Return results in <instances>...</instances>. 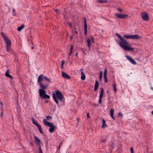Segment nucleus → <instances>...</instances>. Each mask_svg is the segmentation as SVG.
<instances>
[{
    "label": "nucleus",
    "instance_id": "a18cd8bd",
    "mask_svg": "<svg viewBox=\"0 0 153 153\" xmlns=\"http://www.w3.org/2000/svg\"><path fill=\"white\" fill-rule=\"evenodd\" d=\"M65 63V61L64 60H62L61 61V65H64Z\"/></svg>",
    "mask_w": 153,
    "mask_h": 153
},
{
    "label": "nucleus",
    "instance_id": "338daca9",
    "mask_svg": "<svg viewBox=\"0 0 153 153\" xmlns=\"http://www.w3.org/2000/svg\"><path fill=\"white\" fill-rule=\"evenodd\" d=\"M104 79H107V76H105V77H104Z\"/></svg>",
    "mask_w": 153,
    "mask_h": 153
},
{
    "label": "nucleus",
    "instance_id": "58836bf2",
    "mask_svg": "<svg viewBox=\"0 0 153 153\" xmlns=\"http://www.w3.org/2000/svg\"><path fill=\"white\" fill-rule=\"evenodd\" d=\"M117 9L120 13L122 12L123 10L121 9L120 8H117Z\"/></svg>",
    "mask_w": 153,
    "mask_h": 153
},
{
    "label": "nucleus",
    "instance_id": "20e7f679",
    "mask_svg": "<svg viewBox=\"0 0 153 153\" xmlns=\"http://www.w3.org/2000/svg\"><path fill=\"white\" fill-rule=\"evenodd\" d=\"M124 37L127 39H139L141 38V36L137 34L133 35H124Z\"/></svg>",
    "mask_w": 153,
    "mask_h": 153
},
{
    "label": "nucleus",
    "instance_id": "bb28decb",
    "mask_svg": "<svg viewBox=\"0 0 153 153\" xmlns=\"http://www.w3.org/2000/svg\"><path fill=\"white\" fill-rule=\"evenodd\" d=\"M43 122L44 123V125L46 126H47L48 124L49 123V122L47 120L45 119H44L43 120Z\"/></svg>",
    "mask_w": 153,
    "mask_h": 153
},
{
    "label": "nucleus",
    "instance_id": "473e14b6",
    "mask_svg": "<svg viewBox=\"0 0 153 153\" xmlns=\"http://www.w3.org/2000/svg\"><path fill=\"white\" fill-rule=\"evenodd\" d=\"M52 118V117L50 116H47L46 117V119L48 120H49L50 119H51Z\"/></svg>",
    "mask_w": 153,
    "mask_h": 153
},
{
    "label": "nucleus",
    "instance_id": "6e6552de",
    "mask_svg": "<svg viewBox=\"0 0 153 153\" xmlns=\"http://www.w3.org/2000/svg\"><path fill=\"white\" fill-rule=\"evenodd\" d=\"M143 20L146 21H148L149 20V16L148 14L146 12H144L142 16Z\"/></svg>",
    "mask_w": 153,
    "mask_h": 153
},
{
    "label": "nucleus",
    "instance_id": "412c9836",
    "mask_svg": "<svg viewBox=\"0 0 153 153\" xmlns=\"http://www.w3.org/2000/svg\"><path fill=\"white\" fill-rule=\"evenodd\" d=\"M38 128V129L39 130V132L41 134H42L43 133V132L42 131V128H41V126L40 125H39L38 126H37Z\"/></svg>",
    "mask_w": 153,
    "mask_h": 153
},
{
    "label": "nucleus",
    "instance_id": "f704fd0d",
    "mask_svg": "<svg viewBox=\"0 0 153 153\" xmlns=\"http://www.w3.org/2000/svg\"><path fill=\"white\" fill-rule=\"evenodd\" d=\"M39 153H43L40 146L39 148Z\"/></svg>",
    "mask_w": 153,
    "mask_h": 153
},
{
    "label": "nucleus",
    "instance_id": "2eb2a0df",
    "mask_svg": "<svg viewBox=\"0 0 153 153\" xmlns=\"http://www.w3.org/2000/svg\"><path fill=\"white\" fill-rule=\"evenodd\" d=\"M99 82L98 81L96 80L95 81V85H94V91H96L97 90V89L99 87Z\"/></svg>",
    "mask_w": 153,
    "mask_h": 153
},
{
    "label": "nucleus",
    "instance_id": "aec40b11",
    "mask_svg": "<svg viewBox=\"0 0 153 153\" xmlns=\"http://www.w3.org/2000/svg\"><path fill=\"white\" fill-rule=\"evenodd\" d=\"M81 79L82 80H84L85 79V76L84 74L83 71H82L81 72Z\"/></svg>",
    "mask_w": 153,
    "mask_h": 153
},
{
    "label": "nucleus",
    "instance_id": "dca6fc26",
    "mask_svg": "<svg viewBox=\"0 0 153 153\" xmlns=\"http://www.w3.org/2000/svg\"><path fill=\"white\" fill-rule=\"evenodd\" d=\"M114 110L113 109H111L110 111V115L114 120H115V118L114 116Z\"/></svg>",
    "mask_w": 153,
    "mask_h": 153
},
{
    "label": "nucleus",
    "instance_id": "ddd939ff",
    "mask_svg": "<svg viewBox=\"0 0 153 153\" xmlns=\"http://www.w3.org/2000/svg\"><path fill=\"white\" fill-rule=\"evenodd\" d=\"M62 76L65 79H70L71 77L68 74L62 72Z\"/></svg>",
    "mask_w": 153,
    "mask_h": 153
},
{
    "label": "nucleus",
    "instance_id": "a211bd4d",
    "mask_svg": "<svg viewBox=\"0 0 153 153\" xmlns=\"http://www.w3.org/2000/svg\"><path fill=\"white\" fill-rule=\"evenodd\" d=\"M31 120L33 123L36 126L39 125L37 122V121L34 120L33 118L32 117Z\"/></svg>",
    "mask_w": 153,
    "mask_h": 153
},
{
    "label": "nucleus",
    "instance_id": "c9c22d12",
    "mask_svg": "<svg viewBox=\"0 0 153 153\" xmlns=\"http://www.w3.org/2000/svg\"><path fill=\"white\" fill-rule=\"evenodd\" d=\"M102 71H101L100 73L99 77H102Z\"/></svg>",
    "mask_w": 153,
    "mask_h": 153
},
{
    "label": "nucleus",
    "instance_id": "423d86ee",
    "mask_svg": "<svg viewBox=\"0 0 153 153\" xmlns=\"http://www.w3.org/2000/svg\"><path fill=\"white\" fill-rule=\"evenodd\" d=\"M104 91L103 88H101L100 94L99 96V103L101 104L102 102V98L103 97Z\"/></svg>",
    "mask_w": 153,
    "mask_h": 153
},
{
    "label": "nucleus",
    "instance_id": "de8ad7c7",
    "mask_svg": "<svg viewBox=\"0 0 153 153\" xmlns=\"http://www.w3.org/2000/svg\"><path fill=\"white\" fill-rule=\"evenodd\" d=\"M3 111L2 110L1 112V117H2L3 116Z\"/></svg>",
    "mask_w": 153,
    "mask_h": 153
},
{
    "label": "nucleus",
    "instance_id": "c756f323",
    "mask_svg": "<svg viewBox=\"0 0 153 153\" xmlns=\"http://www.w3.org/2000/svg\"><path fill=\"white\" fill-rule=\"evenodd\" d=\"M116 84L115 83H114L113 85V87H114V92L115 93H116V91H117V89H116Z\"/></svg>",
    "mask_w": 153,
    "mask_h": 153
},
{
    "label": "nucleus",
    "instance_id": "5701e85b",
    "mask_svg": "<svg viewBox=\"0 0 153 153\" xmlns=\"http://www.w3.org/2000/svg\"><path fill=\"white\" fill-rule=\"evenodd\" d=\"M97 2L100 3H105L107 2V1L105 0H98Z\"/></svg>",
    "mask_w": 153,
    "mask_h": 153
},
{
    "label": "nucleus",
    "instance_id": "393cba45",
    "mask_svg": "<svg viewBox=\"0 0 153 153\" xmlns=\"http://www.w3.org/2000/svg\"><path fill=\"white\" fill-rule=\"evenodd\" d=\"M74 48V46L73 45H71V49H70V53L68 54V57H69L71 55L73 49Z\"/></svg>",
    "mask_w": 153,
    "mask_h": 153
},
{
    "label": "nucleus",
    "instance_id": "9b49d317",
    "mask_svg": "<svg viewBox=\"0 0 153 153\" xmlns=\"http://www.w3.org/2000/svg\"><path fill=\"white\" fill-rule=\"evenodd\" d=\"M34 138L35 143L38 144L39 146H40L41 143L40 140L36 136H34Z\"/></svg>",
    "mask_w": 153,
    "mask_h": 153
},
{
    "label": "nucleus",
    "instance_id": "5fc2aeb1",
    "mask_svg": "<svg viewBox=\"0 0 153 153\" xmlns=\"http://www.w3.org/2000/svg\"><path fill=\"white\" fill-rule=\"evenodd\" d=\"M74 33H76L77 34H78V32L76 30L75 31H74Z\"/></svg>",
    "mask_w": 153,
    "mask_h": 153
},
{
    "label": "nucleus",
    "instance_id": "72a5a7b5",
    "mask_svg": "<svg viewBox=\"0 0 153 153\" xmlns=\"http://www.w3.org/2000/svg\"><path fill=\"white\" fill-rule=\"evenodd\" d=\"M39 153H43L40 146L39 148Z\"/></svg>",
    "mask_w": 153,
    "mask_h": 153
},
{
    "label": "nucleus",
    "instance_id": "e433bc0d",
    "mask_svg": "<svg viewBox=\"0 0 153 153\" xmlns=\"http://www.w3.org/2000/svg\"><path fill=\"white\" fill-rule=\"evenodd\" d=\"M130 151L131 153H134V149L133 147H131L130 148Z\"/></svg>",
    "mask_w": 153,
    "mask_h": 153
},
{
    "label": "nucleus",
    "instance_id": "37998d69",
    "mask_svg": "<svg viewBox=\"0 0 153 153\" xmlns=\"http://www.w3.org/2000/svg\"><path fill=\"white\" fill-rule=\"evenodd\" d=\"M7 77H8L10 79H13V77L10 74H9Z\"/></svg>",
    "mask_w": 153,
    "mask_h": 153
},
{
    "label": "nucleus",
    "instance_id": "09e8293b",
    "mask_svg": "<svg viewBox=\"0 0 153 153\" xmlns=\"http://www.w3.org/2000/svg\"><path fill=\"white\" fill-rule=\"evenodd\" d=\"M104 80H105V83H107L108 82L107 78L105 79Z\"/></svg>",
    "mask_w": 153,
    "mask_h": 153
},
{
    "label": "nucleus",
    "instance_id": "052dcab7",
    "mask_svg": "<svg viewBox=\"0 0 153 153\" xmlns=\"http://www.w3.org/2000/svg\"><path fill=\"white\" fill-rule=\"evenodd\" d=\"M60 147V144L58 147V150H59Z\"/></svg>",
    "mask_w": 153,
    "mask_h": 153
},
{
    "label": "nucleus",
    "instance_id": "c85d7f7f",
    "mask_svg": "<svg viewBox=\"0 0 153 153\" xmlns=\"http://www.w3.org/2000/svg\"><path fill=\"white\" fill-rule=\"evenodd\" d=\"M44 78L46 81H47L49 82H50L51 83V80L50 79L47 78L46 76H44Z\"/></svg>",
    "mask_w": 153,
    "mask_h": 153
},
{
    "label": "nucleus",
    "instance_id": "1a4fd4ad",
    "mask_svg": "<svg viewBox=\"0 0 153 153\" xmlns=\"http://www.w3.org/2000/svg\"><path fill=\"white\" fill-rule=\"evenodd\" d=\"M39 84L41 88V89L44 90L47 88L48 85V84L46 83H43L42 82L40 83Z\"/></svg>",
    "mask_w": 153,
    "mask_h": 153
},
{
    "label": "nucleus",
    "instance_id": "bf43d9fd",
    "mask_svg": "<svg viewBox=\"0 0 153 153\" xmlns=\"http://www.w3.org/2000/svg\"><path fill=\"white\" fill-rule=\"evenodd\" d=\"M91 39L92 40H94V38H93V37L92 36H91Z\"/></svg>",
    "mask_w": 153,
    "mask_h": 153
},
{
    "label": "nucleus",
    "instance_id": "e2e57ef3",
    "mask_svg": "<svg viewBox=\"0 0 153 153\" xmlns=\"http://www.w3.org/2000/svg\"><path fill=\"white\" fill-rule=\"evenodd\" d=\"M61 67L62 68H63V65H61Z\"/></svg>",
    "mask_w": 153,
    "mask_h": 153
},
{
    "label": "nucleus",
    "instance_id": "680f3d73",
    "mask_svg": "<svg viewBox=\"0 0 153 153\" xmlns=\"http://www.w3.org/2000/svg\"><path fill=\"white\" fill-rule=\"evenodd\" d=\"M101 32L102 33H104V30H102Z\"/></svg>",
    "mask_w": 153,
    "mask_h": 153
},
{
    "label": "nucleus",
    "instance_id": "4c0bfd02",
    "mask_svg": "<svg viewBox=\"0 0 153 153\" xmlns=\"http://www.w3.org/2000/svg\"><path fill=\"white\" fill-rule=\"evenodd\" d=\"M118 116L119 117H120L121 116H123V114L121 112H120L118 113Z\"/></svg>",
    "mask_w": 153,
    "mask_h": 153
},
{
    "label": "nucleus",
    "instance_id": "a19ab883",
    "mask_svg": "<svg viewBox=\"0 0 153 153\" xmlns=\"http://www.w3.org/2000/svg\"><path fill=\"white\" fill-rule=\"evenodd\" d=\"M87 117L88 118H89L90 117V114H89V113H87Z\"/></svg>",
    "mask_w": 153,
    "mask_h": 153
},
{
    "label": "nucleus",
    "instance_id": "79ce46f5",
    "mask_svg": "<svg viewBox=\"0 0 153 153\" xmlns=\"http://www.w3.org/2000/svg\"><path fill=\"white\" fill-rule=\"evenodd\" d=\"M92 106H98V105L94 103L92 104Z\"/></svg>",
    "mask_w": 153,
    "mask_h": 153
},
{
    "label": "nucleus",
    "instance_id": "13d9d810",
    "mask_svg": "<svg viewBox=\"0 0 153 153\" xmlns=\"http://www.w3.org/2000/svg\"><path fill=\"white\" fill-rule=\"evenodd\" d=\"M83 71V69L82 68L81 69H80V71L81 72L82 71Z\"/></svg>",
    "mask_w": 153,
    "mask_h": 153
},
{
    "label": "nucleus",
    "instance_id": "4d7b16f0",
    "mask_svg": "<svg viewBox=\"0 0 153 153\" xmlns=\"http://www.w3.org/2000/svg\"><path fill=\"white\" fill-rule=\"evenodd\" d=\"M73 38V36H70V40H72V39Z\"/></svg>",
    "mask_w": 153,
    "mask_h": 153
},
{
    "label": "nucleus",
    "instance_id": "3c124183",
    "mask_svg": "<svg viewBox=\"0 0 153 153\" xmlns=\"http://www.w3.org/2000/svg\"><path fill=\"white\" fill-rule=\"evenodd\" d=\"M0 104L1 105L3 106V103L2 102L0 101Z\"/></svg>",
    "mask_w": 153,
    "mask_h": 153
},
{
    "label": "nucleus",
    "instance_id": "7ed1b4c3",
    "mask_svg": "<svg viewBox=\"0 0 153 153\" xmlns=\"http://www.w3.org/2000/svg\"><path fill=\"white\" fill-rule=\"evenodd\" d=\"M39 97L41 99L46 100L47 99H50V96L46 94L45 90L40 89L39 90Z\"/></svg>",
    "mask_w": 153,
    "mask_h": 153
},
{
    "label": "nucleus",
    "instance_id": "f3484780",
    "mask_svg": "<svg viewBox=\"0 0 153 153\" xmlns=\"http://www.w3.org/2000/svg\"><path fill=\"white\" fill-rule=\"evenodd\" d=\"M102 128H105V127H107V125L106 123L105 120L103 119H102Z\"/></svg>",
    "mask_w": 153,
    "mask_h": 153
},
{
    "label": "nucleus",
    "instance_id": "4be33fe9",
    "mask_svg": "<svg viewBox=\"0 0 153 153\" xmlns=\"http://www.w3.org/2000/svg\"><path fill=\"white\" fill-rule=\"evenodd\" d=\"M25 25L24 24H22L21 26L20 27H19L17 28V30L19 31H21L25 27Z\"/></svg>",
    "mask_w": 153,
    "mask_h": 153
},
{
    "label": "nucleus",
    "instance_id": "ea45409f",
    "mask_svg": "<svg viewBox=\"0 0 153 153\" xmlns=\"http://www.w3.org/2000/svg\"><path fill=\"white\" fill-rule=\"evenodd\" d=\"M13 13H14V14L13 13V15L14 16H15L16 15V14L15 13V10L14 8H13Z\"/></svg>",
    "mask_w": 153,
    "mask_h": 153
},
{
    "label": "nucleus",
    "instance_id": "0eeeda50",
    "mask_svg": "<svg viewBox=\"0 0 153 153\" xmlns=\"http://www.w3.org/2000/svg\"><path fill=\"white\" fill-rule=\"evenodd\" d=\"M115 16H116L117 18L121 19H124L125 18L127 17L128 16L127 14H120L118 13H116L115 14Z\"/></svg>",
    "mask_w": 153,
    "mask_h": 153
},
{
    "label": "nucleus",
    "instance_id": "f03ea898",
    "mask_svg": "<svg viewBox=\"0 0 153 153\" xmlns=\"http://www.w3.org/2000/svg\"><path fill=\"white\" fill-rule=\"evenodd\" d=\"M52 95L54 101L57 105L59 103L58 99L59 100L60 102H63V98L64 97L63 95L59 90H57L56 91L55 94L53 92Z\"/></svg>",
    "mask_w": 153,
    "mask_h": 153
},
{
    "label": "nucleus",
    "instance_id": "2f4dec72",
    "mask_svg": "<svg viewBox=\"0 0 153 153\" xmlns=\"http://www.w3.org/2000/svg\"><path fill=\"white\" fill-rule=\"evenodd\" d=\"M53 126V125L52 123L49 122V123L48 124V125L47 126H48L49 127H51V126Z\"/></svg>",
    "mask_w": 153,
    "mask_h": 153
},
{
    "label": "nucleus",
    "instance_id": "69168bd1",
    "mask_svg": "<svg viewBox=\"0 0 153 153\" xmlns=\"http://www.w3.org/2000/svg\"><path fill=\"white\" fill-rule=\"evenodd\" d=\"M106 92L107 93H108L109 92V91L108 90H107Z\"/></svg>",
    "mask_w": 153,
    "mask_h": 153
},
{
    "label": "nucleus",
    "instance_id": "8fccbe9b",
    "mask_svg": "<svg viewBox=\"0 0 153 153\" xmlns=\"http://www.w3.org/2000/svg\"><path fill=\"white\" fill-rule=\"evenodd\" d=\"M103 76H104V77H105V76H107V74H105V73H104Z\"/></svg>",
    "mask_w": 153,
    "mask_h": 153
},
{
    "label": "nucleus",
    "instance_id": "b1692460",
    "mask_svg": "<svg viewBox=\"0 0 153 153\" xmlns=\"http://www.w3.org/2000/svg\"><path fill=\"white\" fill-rule=\"evenodd\" d=\"M87 42L88 47L89 48H90L91 46V40L90 39H87Z\"/></svg>",
    "mask_w": 153,
    "mask_h": 153
},
{
    "label": "nucleus",
    "instance_id": "c03bdc74",
    "mask_svg": "<svg viewBox=\"0 0 153 153\" xmlns=\"http://www.w3.org/2000/svg\"><path fill=\"white\" fill-rule=\"evenodd\" d=\"M104 73H105V74H107V69H106V68H105V69L104 71Z\"/></svg>",
    "mask_w": 153,
    "mask_h": 153
},
{
    "label": "nucleus",
    "instance_id": "774afa93",
    "mask_svg": "<svg viewBox=\"0 0 153 153\" xmlns=\"http://www.w3.org/2000/svg\"><path fill=\"white\" fill-rule=\"evenodd\" d=\"M151 114L153 115V110L151 112Z\"/></svg>",
    "mask_w": 153,
    "mask_h": 153
},
{
    "label": "nucleus",
    "instance_id": "4468645a",
    "mask_svg": "<svg viewBox=\"0 0 153 153\" xmlns=\"http://www.w3.org/2000/svg\"><path fill=\"white\" fill-rule=\"evenodd\" d=\"M44 76L42 74L40 75L38 78L37 82L39 83V84L40 82H42V81H44L43 78Z\"/></svg>",
    "mask_w": 153,
    "mask_h": 153
},
{
    "label": "nucleus",
    "instance_id": "7c9ffc66",
    "mask_svg": "<svg viewBox=\"0 0 153 153\" xmlns=\"http://www.w3.org/2000/svg\"><path fill=\"white\" fill-rule=\"evenodd\" d=\"M9 72H10V71L9 70H7V71H6V72L5 73V74L6 76L7 77L8 76L9 74Z\"/></svg>",
    "mask_w": 153,
    "mask_h": 153
},
{
    "label": "nucleus",
    "instance_id": "a878e982",
    "mask_svg": "<svg viewBox=\"0 0 153 153\" xmlns=\"http://www.w3.org/2000/svg\"><path fill=\"white\" fill-rule=\"evenodd\" d=\"M1 35L4 40L8 38L3 32L1 33Z\"/></svg>",
    "mask_w": 153,
    "mask_h": 153
},
{
    "label": "nucleus",
    "instance_id": "9d476101",
    "mask_svg": "<svg viewBox=\"0 0 153 153\" xmlns=\"http://www.w3.org/2000/svg\"><path fill=\"white\" fill-rule=\"evenodd\" d=\"M126 58L128 59L130 62L134 65H136L137 63L132 58H131L130 56L128 55H126Z\"/></svg>",
    "mask_w": 153,
    "mask_h": 153
},
{
    "label": "nucleus",
    "instance_id": "6e6d98bb",
    "mask_svg": "<svg viewBox=\"0 0 153 153\" xmlns=\"http://www.w3.org/2000/svg\"><path fill=\"white\" fill-rule=\"evenodd\" d=\"M78 53L77 52L75 54V56H78Z\"/></svg>",
    "mask_w": 153,
    "mask_h": 153
},
{
    "label": "nucleus",
    "instance_id": "cd10ccee",
    "mask_svg": "<svg viewBox=\"0 0 153 153\" xmlns=\"http://www.w3.org/2000/svg\"><path fill=\"white\" fill-rule=\"evenodd\" d=\"M100 141L101 143H104L106 142V139H102L101 138L100 139Z\"/></svg>",
    "mask_w": 153,
    "mask_h": 153
},
{
    "label": "nucleus",
    "instance_id": "49530a36",
    "mask_svg": "<svg viewBox=\"0 0 153 153\" xmlns=\"http://www.w3.org/2000/svg\"><path fill=\"white\" fill-rule=\"evenodd\" d=\"M69 25L71 28H72V25L71 23H69Z\"/></svg>",
    "mask_w": 153,
    "mask_h": 153
},
{
    "label": "nucleus",
    "instance_id": "6ab92c4d",
    "mask_svg": "<svg viewBox=\"0 0 153 153\" xmlns=\"http://www.w3.org/2000/svg\"><path fill=\"white\" fill-rule=\"evenodd\" d=\"M50 128L49 129V131L50 133H52L54 132L55 129V126H54L53 125L52 126H51V127H50Z\"/></svg>",
    "mask_w": 153,
    "mask_h": 153
},
{
    "label": "nucleus",
    "instance_id": "603ef678",
    "mask_svg": "<svg viewBox=\"0 0 153 153\" xmlns=\"http://www.w3.org/2000/svg\"><path fill=\"white\" fill-rule=\"evenodd\" d=\"M59 11V10L57 9H55V11L56 12H58V11Z\"/></svg>",
    "mask_w": 153,
    "mask_h": 153
},
{
    "label": "nucleus",
    "instance_id": "39448f33",
    "mask_svg": "<svg viewBox=\"0 0 153 153\" xmlns=\"http://www.w3.org/2000/svg\"><path fill=\"white\" fill-rule=\"evenodd\" d=\"M6 43L7 44L6 45V49L7 51L8 52L9 51V49L10 48V46L11 44V41L8 38H7L5 39L4 40Z\"/></svg>",
    "mask_w": 153,
    "mask_h": 153
},
{
    "label": "nucleus",
    "instance_id": "f8f14e48",
    "mask_svg": "<svg viewBox=\"0 0 153 153\" xmlns=\"http://www.w3.org/2000/svg\"><path fill=\"white\" fill-rule=\"evenodd\" d=\"M84 34L85 35L87 34V25L86 23V19L85 17L84 18Z\"/></svg>",
    "mask_w": 153,
    "mask_h": 153
},
{
    "label": "nucleus",
    "instance_id": "0e129e2a",
    "mask_svg": "<svg viewBox=\"0 0 153 153\" xmlns=\"http://www.w3.org/2000/svg\"><path fill=\"white\" fill-rule=\"evenodd\" d=\"M100 78V81H101L102 80V77H99Z\"/></svg>",
    "mask_w": 153,
    "mask_h": 153
},
{
    "label": "nucleus",
    "instance_id": "864d4df0",
    "mask_svg": "<svg viewBox=\"0 0 153 153\" xmlns=\"http://www.w3.org/2000/svg\"><path fill=\"white\" fill-rule=\"evenodd\" d=\"M49 101L48 100H46L45 102V103H47Z\"/></svg>",
    "mask_w": 153,
    "mask_h": 153
},
{
    "label": "nucleus",
    "instance_id": "f257e3e1",
    "mask_svg": "<svg viewBox=\"0 0 153 153\" xmlns=\"http://www.w3.org/2000/svg\"><path fill=\"white\" fill-rule=\"evenodd\" d=\"M116 35L117 36L121 42L119 41L117 42L119 45L125 51H134V48L128 46L130 45L128 42L126 41L123 37L121 36L118 33H116Z\"/></svg>",
    "mask_w": 153,
    "mask_h": 153
}]
</instances>
